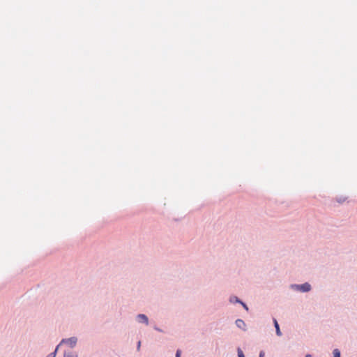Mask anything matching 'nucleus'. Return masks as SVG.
I'll list each match as a JSON object with an SVG mask.
<instances>
[{
  "label": "nucleus",
  "mask_w": 357,
  "mask_h": 357,
  "mask_svg": "<svg viewBox=\"0 0 357 357\" xmlns=\"http://www.w3.org/2000/svg\"><path fill=\"white\" fill-rule=\"evenodd\" d=\"M290 289L293 291H300L302 293H307L311 291V284L306 282L303 284H290Z\"/></svg>",
  "instance_id": "obj_1"
},
{
  "label": "nucleus",
  "mask_w": 357,
  "mask_h": 357,
  "mask_svg": "<svg viewBox=\"0 0 357 357\" xmlns=\"http://www.w3.org/2000/svg\"><path fill=\"white\" fill-rule=\"evenodd\" d=\"M77 342V337L75 336L69 338L62 339L61 344H67L70 348H74Z\"/></svg>",
  "instance_id": "obj_2"
},
{
  "label": "nucleus",
  "mask_w": 357,
  "mask_h": 357,
  "mask_svg": "<svg viewBox=\"0 0 357 357\" xmlns=\"http://www.w3.org/2000/svg\"><path fill=\"white\" fill-rule=\"evenodd\" d=\"M136 320L139 323L144 324L146 326H148L149 324V317L145 314H138L136 317Z\"/></svg>",
  "instance_id": "obj_3"
},
{
  "label": "nucleus",
  "mask_w": 357,
  "mask_h": 357,
  "mask_svg": "<svg viewBox=\"0 0 357 357\" xmlns=\"http://www.w3.org/2000/svg\"><path fill=\"white\" fill-rule=\"evenodd\" d=\"M235 324H236V327L238 328L239 329H241L243 331H247V325L243 319H237L235 321Z\"/></svg>",
  "instance_id": "obj_4"
},
{
  "label": "nucleus",
  "mask_w": 357,
  "mask_h": 357,
  "mask_svg": "<svg viewBox=\"0 0 357 357\" xmlns=\"http://www.w3.org/2000/svg\"><path fill=\"white\" fill-rule=\"evenodd\" d=\"M273 325H274V327L275 328V333L278 336H282V333L281 332V330H280V325L277 321V319L275 318H273Z\"/></svg>",
  "instance_id": "obj_5"
},
{
  "label": "nucleus",
  "mask_w": 357,
  "mask_h": 357,
  "mask_svg": "<svg viewBox=\"0 0 357 357\" xmlns=\"http://www.w3.org/2000/svg\"><path fill=\"white\" fill-rule=\"evenodd\" d=\"M229 302H230L231 303H233V304H236V303H238V304H241V301H242V300H241V299H240L238 296H234V295H233V296H231L229 297Z\"/></svg>",
  "instance_id": "obj_6"
},
{
  "label": "nucleus",
  "mask_w": 357,
  "mask_h": 357,
  "mask_svg": "<svg viewBox=\"0 0 357 357\" xmlns=\"http://www.w3.org/2000/svg\"><path fill=\"white\" fill-rule=\"evenodd\" d=\"M63 357H78V355L72 351H64Z\"/></svg>",
  "instance_id": "obj_7"
},
{
  "label": "nucleus",
  "mask_w": 357,
  "mask_h": 357,
  "mask_svg": "<svg viewBox=\"0 0 357 357\" xmlns=\"http://www.w3.org/2000/svg\"><path fill=\"white\" fill-rule=\"evenodd\" d=\"M333 357H341V352L338 349H335L333 351Z\"/></svg>",
  "instance_id": "obj_8"
},
{
  "label": "nucleus",
  "mask_w": 357,
  "mask_h": 357,
  "mask_svg": "<svg viewBox=\"0 0 357 357\" xmlns=\"http://www.w3.org/2000/svg\"><path fill=\"white\" fill-rule=\"evenodd\" d=\"M347 199V197H342V196H340V197H338L336 198V201L340 203V204H342L343 202H344Z\"/></svg>",
  "instance_id": "obj_9"
},
{
  "label": "nucleus",
  "mask_w": 357,
  "mask_h": 357,
  "mask_svg": "<svg viewBox=\"0 0 357 357\" xmlns=\"http://www.w3.org/2000/svg\"><path fill=\"white\" fill-rule=\"evenodd\" d=\"M237 355L238 357H245L244 353L243 352L242 349L240 347L237 348Z\"/></svg>",
  "instance_id": "obj_10"
},
{
  "label": "nucleus",
  "mask_w": 357,
  "mask_h": 357,
  "mask_svg": "<svg viewBox=\"0 0 357 357\" xmlns=\"http://www.w3.org/2000/svg\"><path fill=\"white\" fill-rule=\"evenodd\" d=\"M240 305H241L243 309L245 310L246 311L249 310L248 305L244 301H242Z\"/></svg>",
  "instance_id": "obj_11"
},
{
  "label": "nucleus",
  "mask_w": 357,
  "mask_h": 357,
  "mask_svg": "<svg viewBox=\"0 0 357 357\" xmlns=\"http://www.w3.org/2000/svg\"><path fill=\"white\" fill-rule=\"evenodd\" d=\"M61 344H61V342H60L58 345H56V347H55L54 351H52V353H54V354H55V355L56 356V354H57V352H58L59 348V347H60Z\"/></svg>",
  "instance_id": "obj_12"
},
{
  "label": "nucleus",
  "mask_w": 357,
  "mask_h": 357,
  "mask_svg": "<svg viewBox=\"0 0 357 357\" xmlns=\"http://www.w3.org/2000/svg\"><path fill=\"white\" fill-rule=\"evenodd\" d=\"M181 350L177 349L176 351L175 357H181Z\"/></svg>",
  "instance_id": "obj_13"
},
{
  "label": "nucleus",
  "mask_w": 357,
  "mask_h": 357,
  "mask_svg": "<svg viewBox=\"0 0 357 357\" xmlns=\"http://www.w3.org/2000/svg\"><path fill=\"white\" fill-rule=\"evenodd\" d=\"M154 330L158 331V332H160V333H163L164 331L159 327H158L157 326H155L153 327Z\"/></svg>",
  "instance_id": "obj_14"
},
{
  "label": "nucleus",
  "mask_w": 357,
  "mask_h": 357,
  "mask_svg": "<svg viewBox=\"0 0 357 357\" xmlns=\"http://www.w3.org/2000/svg\"><path fill=\"white\" fill-rule=\"evenodd\" d=\"M265 356V352L264 351H260L259 354V357H264Z\"/></svg>",
  "instance_id": "obj_15"
},
{
  "label": "nucleus",
  "mask_w": 357,
  "mask_h": 357,
  "mask_svg": "<svg viewBox=\"0 0 357 357\" xmlns=\"http://www.w3.org/2000/svg\"><path fill=\"white\" fill-rule=\"evenodd\" d=\"M141 347V341H138L137 343V350L139 351Z\"/></svg>",
  "instance_id": "obj_16"
},
{
  "label": "nucleus",
  "mask_w": 357,
  "mask_h": 357,
  "mask_svg": "<svg viewBox=\"0 0 357 357\" xmlns=\"http://www.w3.org/2000/svg\"><path fill=\"white\" fill-rule=\"evenodd\" d=\"M46 357H56V355L54 353H50V354H48Z\"/></svg>",
  "instance_id": "obj_17"
},
{
  "label": "nucleus",
  "mask_w": 357,
  "mask_h": 357,
  "mask_svg": "<svg viewBox=\"0 0 357 357\" xmlns=\"http://www.w3.org/2000/svg\"><path fill=\"white\" fill-rule=\"evenodd\" d=\"M305 357H312V356L310 354H307Z\"/></svg>",
  "instance_id": "obj_18"
}]
</instances>
